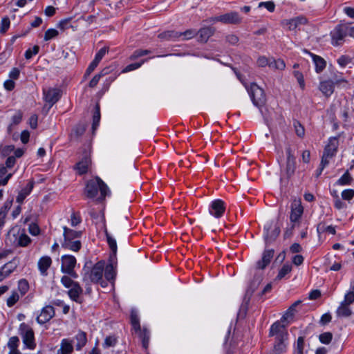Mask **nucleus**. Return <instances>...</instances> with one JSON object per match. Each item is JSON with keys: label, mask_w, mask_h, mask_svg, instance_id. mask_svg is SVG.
Returning <instances> with one entry per match:
<instances>
[{"label": "nucleus", "mask_w": 354, "mask_h": 354, "mask_svg": "<svg viewBox=\"0 0 354 354\" xmlns=\"http://www.w3.org/2000/svg\"><path fill=\"white\" fill-rule=\"evenodd\" d=\"M100 120V106L98 104H96L95 106V111L94 112L93 116V124H92V129L93 131H95L97 128L99 123Z\"/></svg>", "instance_id": "4c0bfd02"}, {"label": "nucleus", "mask_w": 354, "mask_h": 354, "mask_svg": "<svg viewBox=\"0 0 354 354\" xmlns=\"http://www.w3.org/2000/svg\"><path fill=\"white\" fill-rule=\"evenodd\" d=\"M354 302V291H351L345 295L344 299L342 303L351 305Z\"/></svg>", "instance_id": "13d9d810"}, {"label": "nucleus", "mask_w": 354, "mask_h": 354, "mask_svg": "<svg viewBox=\"0 0 354 354\" xmlns=\"http://www.w3.org/2000/svg\"><path fill=\"white\" fill-rule=\"evenodd\" d=\"M310 55L313 57V60L315 66V71L317 73H321L326 67V61L320 56L312 53H310Z\"/></svg>", "instance_id": "393cba45"}, {"label": "nucleus", "mask_w": 354, "mask_h": 354, "mask_svg": "<svg viewBox=\"0 0 354 354\" xmlns=\"http://www.w3.org/2000/svg\"><path fill=\"white\" fill-rule=\"evenodd\" d=\"M337 316L339 317H348L351 315L352 310L349 305L341 302L339 306L336 310Z\"/></svg>", "instance_id": "a878e982"}, {"label": "nucleus", "mask_w": 354, "mask_h": 354, "mask_svg": "<svg viewBox=\"0 0 354 354\" xmlns=\"http://www.w3.org/2000/svg\"><path fill=\"white\" fill-rule=\"evenodd\" d=\"M102 76H103V73H98V74L95 75V76L91 79V80L90 81V82H89V86H90V87H92V88H93V87H95V86L97 84V83H98L99 80H100V78H101Z\"/></svg>", "instance_id": "338daca9"}, {"label": "nucleus", "mask_w": 354, "mask_h": 354, "mask_svg": "<svg viewBox=\"0 0 354 354\" xmlns=\"http://www.w3.org/2000/svg\"><path fill=\"white\" fill-rule=\"evenodd\" d=\"M319 88L324 96L330 97L334 91V83L331 80L322 81Z\"/></svg>", "instance_id": "a211bd4d"}, {"label": "nucleus", "mask_w": 354, "mask_h": 354, "mask_svg": "<svg viewBox=\"0 0 354 354\" xmlns=\"http://www.w3.org/2000/svg\"><path fill=\"white\" fill-rule=\"evenodd\" d=\"M30 238L26 234H21L18 239V245L26 247L30 243Z\"/></svg>", "instance_id": "37998d69"}, {"label": "nucleus", "mask_w": 354, "mask_h": 354, "mask_svg": "<svg viewBox=\"0 0 354 354\" xmlns=\"http://www.w3.org/2000/svg\"><path fill=\"white\" fill-rule=\"evenodd\" d=\"M257 64L259 67H265L268 66L270 67V64H271V57H266L265 56H260L257 61Z\"/></svg>", "instance_id": "c03bdc74"}, {"label": "nucleus", "mask_w": 354, "mask_h": 354, "mask_svg": "<svg viewBox=\"0 0 354 354\" xmlns=\"http://www.w3.org/2000/svg\"><path fill=\"white\" fill-rule=\"evenodd\" d=\"M179 34L180 37L183 36L185 39H189L193 38L196 35V32L193 30H187L183 32H179Z\"/></svg>", "instance_id": "0e129e2a"}, {"label": "nucleus", "mask_w": 354, "mask_h": 354, "mask_svg": "<svg viewBox=\"0 0 354 354\" xmlns=\"http://www.w3.org/2000/svg\"><path fill=\"white\" fill-rule=\"evenodd\" d=\"M308 20L303 16H299L290 19H283L281 22L283 27H286L288 30H295L300 25L307 24Z\"/></svg>", "instance_id": "9d476101"}, {"label": "nucleus", "mask_w": 354, "mask_h": 354, "mask_svg": "<svg viewBox=\"0 0 354 354\" xmlns=\"http://www.w3.org/2000/svg\"><path fill=\"white\" fill-rule=\"evenodd\" d=\"M61 282L62 284L68 288H70L72 287L74 284H75L77 282L73 281L68 276H63L61 279Z\"/></svg>", "instance_id": "5fc2aeb1"}, {"label": "nucleus", "mask_w": 354, "mask_h": 354, "mask_svg": "<svg viewBox=\"0 0 354 354\" xmlns=\"http://www.w3.org/2000/svg\"><path fill=\"white\" fill-rule=\"evenodd\" d=\"M106 236L107 239V242L109 243V245L111 250V251L115 254L117 251V244L115 240L108 233V232L106 230Z\"/></svg>", "instance_id": "79ce46f5"}, {"label": "nucleus", "mask_w": 354, "mask_h": 354, "mask_svg": "<svg viewBox=\"0 0 354 354\" xmlns=\"http://www.w3.org/2000/svg\"><path fill=\"white\" fill-rule=\"evenodd\" d=\"M270 228V225L265 226L264 230L266 231V234H265L266 241H272L276 239V237L279 234L280 230L279 228H275L274 230L272 232V234H269V230Z\"/></svg>", "instance_id": "e433bc0d"}, {"label": "nucleus", "mask_w": 354, "mask_h": 354, "mask_svg": "<svg viewBox=\"0 0 354 354\" xmlns=\"http://www.w3.org/2000/svg\"><path fill=\"white\" fill-rule=\"evenodd\" d=\"M72 341L68 339L62 340L60 351L62 354H71L73 351Z\"/></svg>", "instance_id": "c85d7f7f"}, {"label": "nucleus", "mask_w": 354, "mask_h": 354, "mask_svg": "<svg viewBox=\"0 0 354 354\" xmlns=\"http://www.w3.org/2000/svg\"><path fill=\"white\" fill-rule=\"evenodd\" d=\"M82 288L80 287L79 283H76L70 288L68 294L72 300L78 303H81L80 297L82 295Z\"/></svg>", "instance_id": "aec40b11"}, {"label": "nucleus", "mask_w": 354, "mask_h": 354, "mask_svg": "<svg viewBox=\"0 0 354 354\" xmlns=\"http://www.w3.org/2000/svg\"><path fill=\"white\" fill-rule=\"evenodd\" d=\"M226 41L232 45H235L239 42V37L235 35H228L225 37Z\"/></svg>", "instance_id": "69168bd1"}, {"label": "nucleus", "mask_w": 354, "mask_h": 354, "mask_svg": "<svg viewBox=\"0 0 354 354\" xmlns=\"http://www.w3.org/2000/svg\"><path fill=\"white\" fill-rule=\"evenodd\" d=\"M52 263L50 257L45 256L41 257L38 261V268L43 276L48 274L47 270Z\"/></svg>", "instance_id": "6ab92c4d"}, {"label": "nucleus", "mask_w": 354, "mask_h": 354, "mask_svg": "<svg viewBox=\"0 0 354 354\" xmlns=\"http://www.w3.org/2000/svg\"><path fill=\"white\" fill-rule=\"evenodd\" d=\"M349 28L344 25H338L331 32L332 44L335 46H339L343 42L344 37L346 36Z\"/></svg>", "instance_id": "1a4fd4ad"}, {"label": "nucleus", "mask_w": 354, "mask_h": 354, "mask_svg": "<svg viewBox=\"0 0 354 354\" xmlns=\"http://www.w3.org/2000/svg\"><path fill=\"white\" fill-rule=\"evenodd\" d=\"M89 162L90 160L88 158H85L77 164L76 169L80 174H84L87 172Z\"/></svg>", "instance_id": "473e14b6"}, {"label": "nucleus", "mask_w": 354, "mask_h": 354, "mask_svg": "<svg viewBox=\"0 0 354 354\" xmlns=\"http://www.w3.org/2000/svg\"><path fill=\"white\" fill-rule=\"evenodd\" d=\"M10 19L8 17H4L1 20V29H0V31L2 33H4L7 31V30L10 27Z\"/></svg>", "instance_id": "6e6d98bb"}, {"label": "nucleus", "mask_w": 354, "mask_h": 354, "mask_svg": "<svg viewBox=\"0 0 354 354\" xmlns=\"http://www.w3.org/2000/svg\"><path fill=\"white\" fill-rule=\"evenodd\" d=\"M99 192L100 196L98 200H103L109 192L108 187L99 177L93 178L87 182L85 194L88 198H95Z\"/></svg>", "instance_id": "f03ea898"}, {"label": "nucleus", "mask_w": 354, "mask_h": 354, "mask_svg": "<svg viewBox=\"0 0 354 354\" xmlns=\"http://www.w3.org/2000/svg\"><path fill=\"white\" fill-rule=\"evenodd\" d=\"M19 263V259L17 257L13 258L10 261L5 263L1 269L4 272V275L7 277L12 273L15 269L17 268Z\"/></svg>", "instance_id": "f3484780"}, {"label": "nucleus", "mask_w": 354, "mask_h": 354, "mask_svg": "<svg viewBox=\"0 0 354 354\" xmlns=\"http://www.w3.org/2000/svg\"><path fill=\"white\" fill-rule=\"evenodd\" d=\"M304 212V208L300 201H295L291 205V212L290 219L291 223H296L300 219ZM295 227L292 225V229Z\"/></svg>", "instance_id": "4468645a"}, {"label": "nucleus", "mask_w": 354, "mask_h": 354, "mask_svg": "<svg viewBox=\"0 0 354 354\" xmlns=\"http://www.w3.org/2000/svg\"><path fill=\"white\" fill-rule=\"evenodd\" d=\"M286 64L281 59H275L271 57V64H270V68L275 70L282 71L285 68Z\"/></svg>", "instance_id": "72a5a7b5"}, {"label": "nucleus", "mask_w": 354, "mask_h": 354, "mask_svg": "<svg viewBox=\"0 0 354 354\" xmlns=\"http://www.w3.org/2000/svg\"><path fill=\"white\" fill-rule=\"evenodd\" d=\"M215 29L212 27H204L201 28L198 33L199 34V41L207 42L209 38L214 35Z\"/></svg>", "instance_id": "4be33fe9"}, {"label": "nucleus", "mask_w": 354, "mask_h": 354, "mask_svg": "<svg viewBox=\"0 0 354 354\" xmlns=\"http://www.w3.org/2000/svg\"><path fill=\"white\" fill-rule=\"evenodd\" d=\"M248 91L254 106L261 108L265 104L266 97L264 91L256 83H252Z\"/></svg>", "instance_id": "20e7f679"}, {"label": "nucleus", "mask_w": 354, "mask_h": 354, "mask_svg": "<svg viewBox=\"0 0 354 354\" xmlns=\"http://www.w3.org/2000/svg\"><path fill=\"white\" fill-rule=\"evenodd\" d=\"M225 211V203L221 199L213 201L209 207V212L216 218L221 217Z\"/></svg>", "instance_id": "f8f14e48"}, {"label": "nucleus", "mask_w": 354, "mask_h": 354, "mask_svg": "<svg viewBox=\"0 0 354 354\" xmlns=\"http://www.w3.org/2000/svg\"><path fill=\"white\" fill-rule=\"evenodd\" d=\"M23 114L21 111H17L15 114L12 118V124H18L21 122L22 120Z\"/></svg>", "instance_id": "680f3d73"}, {"label": "nucleus", "mask_w": 354, "mask_h": 354, "mask_svg": "<svg viewBox=\"0 0 354 354\" xmlns=\"http://www.w3.org/2000/svg\"><path fill=\"white\" fill-rule=\"evenodd\" d=\"M261 7L266 8L270 12H273L274 10L275 5L272 1L260 2L259 3V8Z\"/></svg>", "instance_id": "4d7b16f0"}, {"label": "nucleus", "mask_w": 354, "mask_h": 354, "mask_svg": "<svg viewBox=\"0 0 354 354\" xmlns=\"http://www.w3.org/2000/svg\"><path fill=\"white\" fill-rule=\"evenodd\" d=\"M333 338V335L330 332H326L319 335V340L323 344H329Z\"/></svg>", "instance_id": "8fccbe9b"}, {"label": "nucleus", "mask_w": 354, "mask_h": 354, "mask_svg": "<svg viewBox=\"0 0 354 354\" xmlns=\"http://www.w3.org/2000/svg\"><path fill=\"white\" fill-rule=\"evenodd\" d=\"M338 140L335 138L329 140L328 144L326 146L322 157V168H324L329 163V160L333 157L337 151Z\"/></svg>", "instance_id": "423d86ee"}, {"label": "nucleus", "mask_w": 354, "mask_h": 354, "mask_svg": "<svg viewBox=\"0 0 354 354\" xmlns=\"http://www.w3.org/2000/svg\"><path fill=\"white\" fill-rule=\"evenodd\" d=\"M62 246L64 248L77 252L81 248V243L80 241H72V240H64L62 243Z\"/></svg>", "instance_id": "cd10ccee"}, {"label": "nucleus", "mask_w": 354, "mask_h": 354, "mask_svg": "<svg viewBox=\"0 0 354 354\" xmlns=\"http://www.w3.org/2000/svg\"><path fill=\"white\" fill-rule=\"evenodd\" d=\"M58 34L59 32L57 30L53 28L48 29L45 32L44 40L48 41L51 39H53L56 37L58 35Z\"/></svg>", "instance_id": "49530a36"}, {"label": "nucleus", "mask_w": 354, "mask_h": 354, "mask_svg": "<svg viewBox=\"0 0 354 354\" xmlns=\"http://www.w3.org/2000/svg\"><path fill=\"white\" fill-rule=\"evenodd\" d=\"M354 196V189H348L342 192V197L344 200L350 201Z\"/></svg>", "instance_id": "864d4df0"}, {"label": "nucleus", "mask_w": 354, "mask_h": 354, "mask_svg": "<svg viewBox=\"0 0 354 354\" xmlns=\"http://www.w3.org/2000/svg\"><path fill=\"white\" fill-rule=\"evenodd\" d=\"M19 339L17 336H13L9 339L8 346L10 350L17 349Z\"/></svg>", "instance_id": "de8ad7c7"}, {"label": "nucleus", "mask_w": 354, "mask_h": 354, "mask_svg": "<svg viewBox=\"0 0 354 354\" xmlns=\"http://www.w3.org/2000/svg\"><path fill=\"white\" fill-rule=\"evenodd\" d=\"M76 264V259L71 255H64L62 257V267L61 270L62 272L66 271H71L74 269Z\"/></svg>", "instance_id": "dca6fc26"}, {"label": "nucleus", "mask_w": 354, "mask_h": 354, "mask_svg": "<svg viewBox=\"0 0 354 354\" xmlns=\"http://www.w3.org/2000/svg\"><path fill=\"white\" fill-rule=\"evenodd\" d=\"M304 339L303 337H299L297 341L294 354H304Z\"/></svg>", "instance_id": "a19ab883"}, {"label": "nucleus", "mask_w": 354, "mask_h": 354, "mask_svg": "<svg viewBox=\"0 0 354 354\" xmlns=\"http://www.w3.org/2000/svg\"><path fill=\"white\" fill-rule=\"evenodd\" d=\"M39 47L37 45L34 46L32 48H28L25 53V57L30 59L33 55L39 53Z\"/></svg>", "instance_id": "09e8293b"}, {"label": "nucleus", "mask_w": 354, "mask_h": 354, "mask_svg": "<svg viewBox=\"0 0 354 354\" xmlns=\"http://www.w3.org/2000/svg\"><path fill=\"white\" fill-rule=\"evenodd\" d=\"M55 316L54 308L50 306L44 307L40 314L37 317V321L39 324H44L49 322Z\"/></svg>", "instance_id": "2eb2a0df"}, {"label": "nucleus", "mask_w": 354, "mask_h": 354, "mask_svg": "<svg viewBox=\"0 0 354 354\" xmlns=\"http://www.w3.org/2000/svg\"><path fill=\"white\" fill-rule=\"evenodd\" d=\"M150 53V50H136L133 52V53L131 55L130 59H135L140 57L148 55Z\"/></svg>", "instance_id": "3c124183"}, {"label": "nucleus", "mask_w": 354, "mask_h": 354, "mask_svg": "<svg viewBox=\"0 0 354 354\" xmlns=\"http://www.w3.org/2000/svg\"><path fill=\"white\" fill-rule=\"evenodd\" d=\"M287 160L285 169V174L290 178L295 173L296 169L295 156L292 153L290 147L286 149Z\"/></svg>", "instance_id": "9b49d317"}, {"label": "nucleus", "mask_w": 354, "mask_h": 354, "mask_svg": "<svg viewBox=\"0 0 354 354\" xmlns=\"http://www.w3.org/2000/svg\"><path fill=\"white\" fill-rule=\"evenodd\" d=\"M108 52V48L103 47L95 55V57L94 58V60H95L97 62L100 63L101 59L103 58V57L105 55V54Z\"/></svg>", "instance_id": "052dcab7"}, {"label": "nucleus", "mask_w": 354, "mask_h": 354, "mask_svg": "<svg viewBox=\"0 0 354 354\" xmlns=\"http://www.w3.org/2000/svg\"><path fill=\"white\" fill-rule=\"evenodd\" d=\"M274 250H266L262 257V259L257 262V268L259 269H264L270 262L273 257Z\"/></svg>", "instance_id": "412c9836"}, {"label": "nucleus", "mask_w": 354, "mask_h": 354, "mask_svg": "<svg viewBox=\"0 0 354 354\" xmlns=\"http://www.w3.org/2000/svg\"><path fill=\"white\" fill-rule=\"evenodd\" d=\"M19 295L17 292H13L7 299V305L9 307L13 306L19 300Z\"/></svg>", "instance_id": "a18cd8bd"}, {"label": "nucleus", "mask_w": 354, "mask_h": 354, "mask_svg": "<svg viewBox=\"0 0 354 354\" xmlns=\"http://www.w3.org/2000/svg\"><path fill=\"white\" fill-rule=\"evenodd\" d=\"M286 326V324L276 322L270 327L269 336L274 338L273 352L275 354H281L286 350L288 335Z\"/></svg>", "instance_id": "f257e3e1"}, {"label": "nucleus", "mask_w": 354, "mask_h": 354, "mask_svg": "<svg viewBox=\"0 0 354 354\" xmlns=\"http://www.w3.org/2000/svg\"><path fill=\"white\" fill-rule=\"evenodd\" d=\"M19 333L21 335L25 346L30 348H35L33 330L26 324L22 323L19 326Z\"/></svg>", "instance_id": "39448f33"}, {"label": "nucleus", "mask_w": 354, "mask_h": 354, "mask_svg": "<svg viewBox=\"0 0 354 354\" xmlns=\"http://www.w3.org/2000/svg\"><path fill=\"white\" fill-rule=\"evenodd\" d=\"M292 265L290 263H285L282 268L279 271L277 276L276 277V280H281L283 278L286 277V274H289L292 270Z\"/></svg>", "instance_id": "7c9ffc66"}, {"label": "nucleus", "mask_w": 354, "mask_h": 354, "mask_svg": "<svg viewBox=\"0 0 354 354\" xmlns=\"http://www.w3.org/2000/svg\"><path fill=\"white\" fill-rule=\"evenodd\" d=\"M210 21H221L223 24H239L241 22V18L236 12H228L218 17L211 18Z\"/></svg>", "instance_id": "0eeeda50"}, {"label": "nucleus", "mask_w": 354, "mask_h": 354, "mask_svg": "<svg viewBox=\"0 0 354 354\" xmlns=\"http://www.w3.org/2000/svg\"><path fill=\"white\" fill-rule=\"evenodd\" d=\"M43 95L44 101L49 104L50 108L60 99L62 91L57 88H48L43 89Z\"/></svg>", "instance_id": "6e6552de"}, {"label": "nucleus", "mask_w": 354, "mask_h": 354, "mask_svg": "<svg viewBox=\"0 0 354 354\" xmlns=\"http://www.w3.org/2000/svg\"><path fill=\"white\" fill-rule=\"evenodd\" d=\"M6 174L7 168L4 165H0V185H6L12 176V174H9L5 178H3Z\"/></svg>", "instance_id": "c9c22d12"}, {"label": "nucleus", "mask_w": 354, "mask_h": 354, "mask_svg": "<svg viewBox=\"0 0 354 354\" xmlns=\"http://www.w3.org/2000/svg\"><path fill=\"white\" fill-rule=\"evenodd\" d=\"M145 62V59L142 60L140 63H133L127 66L122 71L123 73H127L140 68L142 64Z\"/></svg>", "instance_id": "603ef678"}, {"label": "nucleus", "mask_w": 354, "mask_h": 354, "mask_svg": "<svg viewBox=\"0 0 354 354\" xmlns=\"http://www.w3.org/2000/svg\"><path fill=\"white\" fill-rule=\"evenodd\" d=\"M34 186L33 182H29L27 185L23 188L19 193L16 201L19 203H22L24 201V199L28 196Z\"/></svg>", "instance_id": "5701e85b"}, {"label": "nucleus", "mask_w": 354, "mask_h": 354, "mask_svg": "<svg viewBox=\"0 0 354 354\" xmlns=\"http://www.w3.org/2000/svg\"><path fill=\"white\" fill-rule=\"evenodd\" d=\"M81 234L80 232H77L73 230L68 228L67 227H64V240H72L75 238L79 237Z\"/></svg>", "instance_id": "2f4dec72"}, {"label": "nucleus", "mask_w": 354, "mask_h": 354, "mask_svg": "<svg viewBox=\"0 0 354 354\" xmlns=\"http://www.w3.org/2000/svg\"><path fill=\"white\" fill-rule=\"evenodd\" d=\"M180 37V34L178 32L173 30L165 31L158 35V37L165 40H174Z\"/></svg>", "instance_id": "c756f323"}, {"label": "nucleus", "mask_w": 354, "mask_h": 354, "mask_svg": "<svg viewBox=\"0 0 354 354\" xmlns=\"http://www.w3.org/2000/svg\"><path fill=\"white\" fill-rule=\"evenodd\" d=\"M76 340V349L81 350L84 347L87 342L86 334L85 332L79 331V333L75 336Z\"/></svg>", "instance_id": "bb28decb"}, {"label": "nucleus", "mask_w": 354, "mask_h": 354, "mask_svg": "<svg viewBox=\"0 0 354 354\" xmlns=\"http://www.w3.org/2000/svg\"><path fill=\"white\" fill-rule=\"evenodd\" d=\"M352 182V178L348 171L337 180V184L339 185H350Z\"/></svg>", "instance_id": "58836bf2"}, {"label": "nucleus", "mask_w": 354, "mask_h": 354, "mask_svg": "<svg viewBox=\"0 0 354 354\" xmlns=\"http://www.w3.org/2000/svg\"><path fill=\"white\" fill-rule=\"evenodd\" d=\"M293 126L297 136L303 138L305 135V129L303 125L297 120H294Z\"/></svg>", "instance_id": "ea45409f"}, {"label": "nucleus", "mask_w": 354, "mask_h": 354, "mask_svg": "<svg viewBox=\"0 0 354 354\" xmlns=\"http://www.w3.org/2000/svg\"><path fill=\"white\" fill-rule=\"evenodd\" d=\"M39 228L37 224L32 223L29 225V232L32 235L36 236L39 234Z\"/></svg>", "instance_id": "774afa93"}, {"label": "nucleus", "mask_w": 354, "mask_h": 354, "mask_svg": "<svg viewBox=\"0 0 354 354\" xmlns=\"http://www.w3.org/2000/svg\"><path fill=\"white\" fill-rule=\"evenodd\" d=\"M116 342L117 340L115 337L113 336H109L106 337L103 346L105 348L114 346L116 344Z\"/></svg>", "instance_id": "bf43d9fd"}, {"label": "nucleus", "mask_w": 354, "mask_h": 354, "mask_svg": "<svg viewBox=\"0 0 354 354\" xmlns=\"http://www.w3.org/2000/svg\"><path fill=\"white\" fill-rule=\"evenodd\" d=\"M104 276L107 281H112L115 277V270L113 264H109L104 270Z\"/></svg>", "instance_id": "f704fd0d"}, {"label": "nucleus", "mask_w": 354, "mask_h": 354, "mask_svg": "<svg viewBox=\"0 0 354 354\" xmlns=\"http://www.w3.org/2000/svg\"><path fill=\"white\" fill-rule=\"evenodd\" d=\"M131 322L133 329L142 339V346L147 348L149 342V331L146 328L141 330L138 316L134 311H132L131 314Z\"/></svg>", "instance_id": "7ed1b4c3"}, {"label": "nucleus", "mask_w": 354, "mask_h": 354, "mask_svg": "<svg viewBox=\"0 0 354 354\" xmlns=\"http://www.w3.org/2000/svg\"><path fill=\"white\" fill-rule=\"evenodd\" d=\"M301 303V301L298 300L296 301L292 305H291L289 308L287 310L286 313L283 315L281 320L279 322L281 324L284 323L289 319H292L293 316L295 315L296 310V307L299 305Z\"/></svg>", "instance_id": "b1692460"}, {"label": "nucleus", "mask_w": 354, "mask_h": 354, "mask_svg": "<svg viewBox=\"0 0 354 354\" xmlns=\"http://www.w3.org/2000/svg\"><path fill=\"white\" fill-rule=\"evenodd\" d=\"M104 263L99 261L94 265L89 274V279L93 283H99L102 279Z\"/></svg>", "instance_id": "ddd939ff"}, {"label": "nucleus", "mask_w": 354, "mask_h": 354, "mask_svg": "<svg viewBox=\"0 0 354 354\" xmlns=\"http://www.w3.org/2000/svg\"><path fill=\"white\" fill-rule=\"evenodd\" d=\"M19 289L21 294L24 295L28 289V282L24 279L20 280L19 281Z\"/></svg>", "instance_id": "e2e57ef3"}]
</instances>
